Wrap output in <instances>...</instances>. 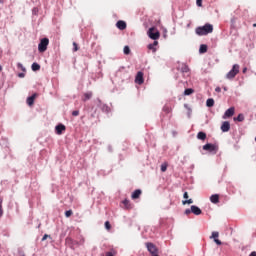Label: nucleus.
Returning <instances> with one entry per match:
<instances>
[{
    "mask_svg": "<svg viewBox=\"0 0 256 256\" xmlns=\"http://www.w3.org/2000/svg\"><path fill=\"white\" fill-rule=\"evenodd\" d=\"M195 33L200 37L203 35H209V33H213V26L209 23L205 24L204 26H199L195 29Z\"/></svg>",
    "mask_w": 256,
    "mask_h": 256,
    "instance_id": "obj_1",
    "label": "nucleus"
},
{
    "mask_svg": "<svg viewBox=\"0 0 256 256\" xmlns=\"http://www.w3.org/2000/svg\"><path fill=\"white\" fill-rule=\"evenodd\" d=\"M239 64H234L232 69L226 74V79H235L239 73Z\"/></svg>",
    "mask_w": 256,
    "mask_h": 256,
    "instance_id": "obj_2",
    "label": "nucleus"
},
{
    "mask_svg": "<svg viewBox=\"0 0 256 256\" xmlns=\"http://www.w3.org/2000/svg\"><path fill=\"white\" fill-rule=\"evenodd\" d=\"M47 47H49V38L41 39L40 43L38 44L39 53H45V51H47Z\"/></svg>",
    "mask_w": 256,
    "mask_h": 256,
    "instance_id": "obj_3",
    "label": "nucleus"
},
{
    "mask_svg": "<svg viewBox=\"0 0 256 256\" xmlns=\"http://www.w3.org/2000/svg\"><path fill=\"white\" fill-rule=\"evenodd\" d=\"M148 37H150V39H153L154 41H157V39L161 37V33H159V31L155 29V27H152L148 30Z\"/></svg>",
    "mask_w": 256,
    "mask_h": 256,
    "instance_id": "obj_4",
    "label": "nucleus"
},
{
    "mask_svg": "<svg viewBox=\"0 0 256 256\" xmlns=\"http://www.w3.org/2000/svg\"><path fill=\"white\" fill-rule=\"evenodd\" d=\"M146 247L151 255H159V249L155 244L148 242L146 243Z\"/></svg>",
    "mask_w": 256,
    "mask_h": 256,
    "instance_id": "obj_5",
    "label": "nucleus"
},
{
    "mask_svg": "<svg viewBox=\"0 0 256 256\" xmlns=\"http://www.w3.org/2000/svg\"><path fill=\"white\" fill-rule=\"evenodd\" d=\"M144 81L145 80L143 79V72L139 71L136 75L135 83H137L138 85H143Z\"/></svg>",
    "mask_w": 256,
    "mask_h": 256,
    "instance_id": "obj_6",
    "label": "nucleus"
},
{
    "mask_svg": "<svg viewBox=\"0 0 256 256\" xmlns=\"http://www.w3.org/2000/svg\"><path fill=\"white\" fill-rule=\"evenodd\" d=\"M230 129H231V124L229 123V121H225V122L222 123L221 131L223 133H227Z\"/></svg>",
    "mask_w": 256,
    "mask_h": 256,
    "instance_id": "obj_7",
    "label": "nucleus"
},
{
    "mask_svg": "<svg viewBox=\"0 0 256 256\" xmlns=\"http://www.w3.org/2000/svg\"><path fill=\"white\" fill-rule=\"evenodd\" d=\"M210 239H214V242L216 243V245H222L221 240H219V232H212Z\"/></svg>",
    "mask_w": 256,
    "mask_h": 256,
    "instance_id": "obj_8",
    "label": "nucleus"
},
{
    "mask_svg": "<svg viewBox=\"0 0 256 256\" xmlns=\"http://www.w3.org/2000/svg\"><path fill=\"white\" fill-rule=\"evenodd\" d=\"M116 27L120 29V31H125V29H127V23L123 20H120L116 23Z\"/></svg>",
    "mask_w": 256,
    "mask_h": 256,
    "instance_id": "obj_9",
    "label": "nucleus"
},
{
    "mask_svg": "<svg viewBox=\"0 0 256 256\" xmlns=\"http://www.w3.org/2000/svg\"><path fill=\"white\" fill-rule=\"evenodd\" d=\"M35 99H37V94H33L32 96L28 97L26 100L27 105H29V107H32V105L35 104Z\"/></svg>",
    "mask_w": 256,
    "mask_h": 256,
    "instance_id": "obj_10",
    "label": "nucleus"
},
{
    "mask_svg": "<svg viewBox=\"0 0 256 256\" xmlns=\"http://www.w3.org/2000/svg\"><path fill=\"white\" fill-rule=\"evenodd\" d=\"M67 128L65 127V125L63 124H58L56 127H55V130H56V133L57 135H63V131H65Z\"/></svg>",
    "mask_w": 256,
    "mask_h": 256,
    "instance_id": "obj_11",
    "label": "nucleus"
},
{
    "mask_svg": "<svg viewBox=\"0 0 256 256\" xmlns=\"http://www.w3.org/2000/svg\"><path fill=\"white\" fill-rule=\"evenodd\" d=\"M233 115H235V107H230L228 110H226L224 119L225 117H233Z\"/></svg>",
    "mask_w": 256,
    "mask_h": 256,
    "instance_id": "obj_12",
    "label": "nucleus"
},
{
    "mask_svg": "<svg viewBox=\"0 0 256 256\" xmlns=\"http://www.w3.org/2000/svg\"><path fill=\"white\" fill-rule=\"evenodd\" d=\"M191 211L194 215H201L203 213V211H201V208L195 205L191 206Z\"/></svg>",
    "mask_w": 256,
    "mask_h": 256,
    "instance_id": "obj_13",
    "label": "nucleus"
},
{
    "mask_svg": "<svg viewBox=\"0 0 256 256\" xmlns=\"http://www.w3.org/2000/svg\"><path fill=\"white\" fill-rule=\"evenodd\" d=\"M124 209L130 210L133 209V204H131V201L125 199L123 200Z\"/></svg>",
    "mask_w": 256,
    "mask_h": 256,
    "instance_id": "obj_14",
    "label": "nucleus"
},
{
    "mask_svg": "<svg viewBox=\"0 0 256 256\" xmlns=\"http://www.w3.org/2000/svg\"><path fill=\"white\" fill-rule=\"evenodd\" d=\"M91 97H93V92H86L84 93L83 97H82V101H89V99H91Z\"/></svg>",
    "mask_w": 256,
    "mask_h": 256,
    "instance_id": "obj_15",
    "label": "nucleus"
},
{
    "mask_svg": "<svg viewBox=\"0 0 256 256\" xmlns=\"http://www.w3.org/2000/svg\"><path fill=\"white\" fill-rule=\"evenodd\" d=\"M197 139L200 141H205V139H207V134L205 132H198Z\"/></svg>",
    "mask_w": 256,
    "mask_h": 256,
    "instance_id": "obj_16",
    "label": "nucleus"
},
{
    "mask_svg": "<svg viewBox=\"0 0 256 256\" xmlns=\"http://www.w3.org/2000/svg\"><path fill=\"white\" fill-rule=\"evenodd\" d=\"M210 201H211V203H214V204L219 203V195H218V194H213V195L210 197Z\"/></svg>",
    "mask_w": 256,
    "mask_h": 256,
    "instance_id": "obj_17",
    "label": "nucleus"
},
{
    "mask_svg": "<svg viewBox=\"0 0 256 256\" xmlns=\"http://www.w3.org/2000/svg\"><path fill=\"white\" fill-rule=\"evenodd\" d=\"M215 149V145L213 144H206L203 146L204 151H213Z\"/></svg>",
    "mask_w": 256,
    "mask_h": 256,
    "instance_id": "obj_18",
    "label": "nucleus"
},
{
    "mask_svg": "<svg viewBox=\"0 0 256 256\" xmlns=\"http://www.w3.org/2000/svg\"><path fill=\"white\" fill-rule=\"evenodd\" d=\"M139 197H141V190H135L133 193H132V196L131 198L132 199H139Z\"/></svg>",
    "mask_w": 256,
    "mask_h": 256,
    "instance_id": "obj_19",
    "label": "nucleus"
},
{
    "mask_svg": "<svg viewBox=\"0 0 256 256\" xmlns=\"http://www.w3.org/2000/svg\"><path fill=\"white\" fill-rule=\"evenodd\" d=\"M157 45H159V42L154 41L153 44L148 45V49H150L151 51H156L155 47H157Z\"/></svg>",
    "mask_w": 256,
    "mask_h": 256,
    "instance_id": "obj_20",
    "label": "nucleus"
},
{
    "mask_svg": "<svg viewBox=\"0 0 256 256\" xmlns=\"http://www.w3.org/2000/svg\"><path fill=\"white\" fill-rule=\"evenodd\" d=\"M234 121H239V123H242V121H245V116L243 114H239L236 118H234Z\"/></svg>",
    "mask_w": 256,
    "mask_h": 256,
    "instance_id": "obj_21",
    "label": "nucleus"
},
{
    "mask_svg": "<svg viewBox=\"0 0 256 256\" xmlns=\"http://www.w3.org/2000/svg\"><path fill=\"white\" fill-rule=\"evenodd\" d=\"M199 53H207V45L201 44L199 48Z\"/></svg>",
    "mask_w": 256,
    "mask_h": 256,
    "instance_id": "obj_22",
    "label": "nucleus"
},
{
    "mask_svg": "<svg viewBox=\"0 0 256 256\" xmlns=\"http://www.w3.org/2000/svg\"><path fill=\"white\" fill-rule=\"evenodd\" d=\"M207 107H213L215 105V100L213 98H210L206 101Z\"/></svg>",
    "mask_w": 256,
    "mask_h": 256,
    "instance_id": "obj_23",
    "label": "nucleus"
},
{
    "mask_svg": "<svg viewBox=\"0 0 256 256\" xmlns=\"http://www.w3.org/2000/svg\"><path fill=\"white\" fill-rule=\"evenodd\" d=\"M39 69H41V65L34 62L32 64V71H39Z\"/></svg>",
    "mask_w": 256,
    "mask_h": 256,
    "instance_id": "obj_24",
    "label": "nucleus"
},
{
    "mask_svg": "<svg viewBox=\"0 0 256 256\" xmlns=\"http://www.w3.org/2000/svg\"><path fill=\"white\" fill-rule=\"evenodd\" d=\"M193 93H195V90H193L192 88H187L184 91V95H193Z\"/></svg>",
    "mask_w": 256,
    "mask_h": 256,
    "instance_id": "obj_25",
    "label": "nucleus"
},
{
    "mask_svg": "<svg viewBox=\"0 0 256 256\" xmlns=\"http://www.w3.org/2000/svg\"><path fill=\"white\" fill-rule=\"evenodd\" d=\"M117 250L111 249L109 252H106V256H116Z\"/></svg>",
    "mask_w": 256,
    "mask_h": 256,
    "instance_id": "obj_26",
    "label": "nucleus"
},
{
    "mask_svg": "<svg viewBox=\"0 0 256 256\" xmlns=\"http://www.w3.org/2000/svg\"><path fill=\"white\" fill-rule=\"evenodd\" d=\"M182 73H189V66L183 64L181 67Z\"/></svg>",
    "mask_w": 256,
    "mask_h": 256,
    "instance_id": "obj_27",
    "label": "nucleus"
},
{
    "mask_svg": "<svg viewBox=\"0 0 256 256\" xmlns=\"http://www.w3.org/2000/svg\"><path fill=\"white\" fill-rule=\"evenodd\" d=\"M0 217H3V198H0Z\"/></svg>",
    "mask_w": 256,
    "mask_h": 256,
    "instance_id": "obj_28",
    "label": "nucleus"
},
{
    "mask_svg": "<svg viewBox=\"0 0 256 256\" xmlns=\"http://www.w3.org/2000/svg\"><path fill=\"white\" fill-rule=\"evenodd\" d=\"M129 53H131V48H129V46H125L124 47V55H129Z\"/></svg>",
    "mask_w": 256,
    "mask_h": 256,
    "instance_id": "obj_29",
    "label": "nucleus"
},
{
    "mask_svg": "<svg viewBox=\"0 0 256 256\" xmlns=\"http://www.w3.org/2000/svg\"><path fill=\"white\" fill-rule=\"evenodd\" d=\"M167 167H168V164H167V163H163V164L161 165V171H162V173H165V171H167Z\"/></svg>",
    "mask_w": 256,
    "mask_h": 256,
    "instance_id": "obj_30",
    "label": "nucleus"
},
{
    "mask_svg": "<svg viewBox=\"0 0 256 256\" xmlns=\"http://www.w3.org/2000/svg\"><path fill=\"white\" fill-rule=\"evenodd\" d=\"M192 203H193V199H188V200L182 201V204H184V205H192Z\"/></svg>",
    "mask_w": 256,
    "mask_h": 256,
    "instance_id": "obj_31",
    "label": "nucleus"
},
{
    "mask_svg": "<svg viewBox=\"0 0 256 256\" xmlns=\"http://www.w3.org/2000/svg\"><path fill=\"white\" fill-rule=\"evenodd\" d=\"M171 111H172L171 107H169V106H164V108H163V112H164V113H171Z\"/></svg>",
    "mask_w": 256,
    "mask_h": 256,
    "instance_id": "obj_32",
    "label": "nucleus"
},
{
    "mask_svg": "<svg viewBox=\"0 0 256 256\" xmlns=\"http://www.w3.org/2000/svg\"><path fill=\"white\" fill-rule=\"evenodd\" d=\"M105 228L107 229V231H111V223L109 221L105 222Z\"/></svg>",
    "mask_w": 256,
    "mask_h": 256,
    "instance_id": "obj_33",
    "label": "nucleus"
},
{
    "mask_svg": "<svg viewBox=\"0 0 256 256\" xmlns=\"http://www.w3.org/2000/svg\"><path fill=\"white\" fill-rule=\"evenodd\" d=\"M71 215H73V210H67L66 212H65V217H71Z\"/></svg>",
    "mask_w": 256,
    "mask_h": 256,
    "instance_id": "obj_34",
    "label": "nucleus"
},
{
    "mask_svg": "<svg viewBox=\"0 0 256 256\" xmlns=\"http://www.w3.org/2000/svg\"><path fill=\"white\" fill-rule=\"evenodd\" d=\"M73 47L74 52L79 51V46L77 45V42H73Z\"/></svg>",
    "mask_w": 256,
    "mask_h": 256,
    "instance_id": "obj_35",
    "label": "nucleus"
},
{
    "mask_svg": "<svg viewBox=\"0 0 256 256\" xmlns=\"http://www.w3.org/2000/svg\"><path fill=\"white\" fill-rule=\"evenodd\" d=\"M196 5L198 7H202L203 6V0H196Z\"/></svg>",
    "mask_w": 256,
    "mask_h": 256,
    "instance_id": "obj_36",
    "label": "nucleus"
},
{
    "mask_svg": "<svg viewBox=\"0 0 256 256\" xmlns=\"http://www.w3.org/2000/svg\"><path fill=\"white\" fill-rule=\"evenodd\" d=\"M73 117H79V110H74L72 112Z\"/></svg>",
    "mask_w": 256,
    "mask_h": 256,
    "instance_id": "obj_37",
    "label": "nucleus"
},
{
    "mask_svg": "<svg viewBox=\"0 0 256 256\" xmlns=\"http://www.w3.org/2000/svg\"><path fill=\"white\" fill-rule=\"evenodd\" d=\"M184 213H185V215H191V213H192L191 208L186 209Z\"/></svg>",
    "mask_w": 256,
    "mask_h": 256,
    "instance_id": "obj_38",
    "label": "nucleus"
},
{
    "mask_svg": "<svg viewBox=\"0 0 256 256\" xmlns=\"http://www.w3.org/2000/svg\"><path fill=\"white\" fill-rule=\"evenodd\" d=\"M183 197H184V199H189V193L188 192H184Z\"/></svg>",
    "mask_w": 256,
    "mask_h": 256,
    "instance_id": "obj_39",
    "label": "nucleus"
},
{
    "mask_svg": "<svg viewBox=\"0 0 256 256\" xmlns=\"http://www.w3.org/2000/svg\"><path fill=\"white\" fill-rule=\"evenodd\" d=\"M48 237H51V236L48 235V234H45V235L42 237V241H46Z\"/></svg>",
    "mask_w": 256,
    "mask_h": 256,
    "instance_id": "obj_40",
    "label": "nucleus"
},
{
    "mask_svg": "<svg viewBox=\"0 0 256 256\" xmlns=\"http://www.w3.org/2000/svg\"><path fill=\"white\" fill-rule=\"evenodd\" d=\"M18 67H19V69H22V71H25V68L23 67V64L18 63Z\"/></svg>",
    "mask_w": 256,
    "mask_h": 256,
    "instance_id": "obj_41",
    "label": "nucleus"
},
{
    "mask_svg": "<svg viewBox=\"0 0 256 256\" xmlns=\"http://www.w3.org/2000/svg\"><path fill=\"white\" fill-rule=\"evenodd\" d=\"M215 91H216V93H221V87H216Z\"/></svg>",
    "mask_w": 256,
    "mask_h": 256,
    "instance_id": "obj_42",
    "label": "nucleus"
},
{
    "mask_svg": "<svg viewBox=\"0 0 256 256\" xmlns=\"http://www.w3.org/2000/svg\"><path fill=\"white\" fill-rule=\"evenodd\" d=\"M249 256H256V252L255 251L251 252Z\"/></svg>",
    "mask_w": 256,
    "mask_h": 256,
    "instance_id": "obj_43",
    "label": "nucleus"
},
{
    "mask_svg": "<svg viewBox=\"0 0 256 256\" xmlns=\"http://www.w3.org/2000/svg\"><path fill=\"white\" fill-rule=\"evenodd\" d=\"M242 73H247V67L243 68Z\"/></svg>",
    "mask_w": 256,
    "mask_h": 256,
    "instance_id": "obj_44",
    "label": "nucleus"
},
{
    "mask_svg": "<svg viewBox=\"0 0 256 256\" xmlns=\"http://www.w3.org/2000/svg\"><path fill=\"white\" fill-rule=\"evenodd\" d=\"M18 77H25V74L20 73V74L18 75Z\"/></svg>",
    "mask_w": 256,
    "mask_h": 256,
    "instance_id": "obj_45",
    "label": "nucleus"
},
{
    "mask_svg": "<svg viewBox=\"0 0 256 256\" xmlns=\"http://www.w3.org/2000/svg\"><path fill=\"white\" fill-rule=\"evenodd\" d=\"M1 71H3V67L0 65V73H1Z\"/></svg>",
    "mask_w": 256,
    "mask_h": 256,
    "instance_id": "obj_46",
    "label": "nucleus"
},
{
    "mask_svg": "<svg viewBox=\"0 0 256 256\" xmlns=\"http://www.w3.org/2000/svg\"><path fill=\"white\" fill-rule=\"evenodd\" d=\"M253 27H256V24H253Z\"/></svg>",
    "mask_w": 256,
    "mask_h": 256,
    "instance_id": "obj_47",
    "label": "nucleus"
},
{
    "mask_svg": "<svg viewBox=\"0 0 256 256\" xmlns=\"http://www.w3.org/2000/svg\"><path fill=\"white\" fill-rule=\"evenodd\" d=\"M22 256H25V255H22Z\"/></svg>",
    "mask_w": 256,
    "mask_h": 256,
    "instance_id": "obj_48",
    "label": "nucleus"
}]
</instances>
